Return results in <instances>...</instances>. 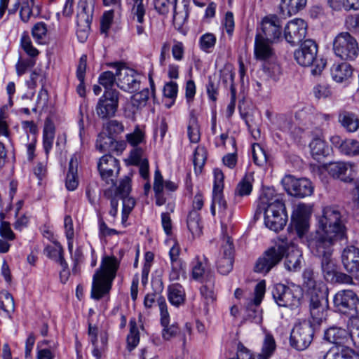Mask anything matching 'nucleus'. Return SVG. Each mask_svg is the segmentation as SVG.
I'll list each match as a JSON object with an SVG mask.
<instances>
[{
	"label": "nucleus",
	"instance_id": "f257e3e1",
	"mask_svg": "<svg viewBox=\"0 0 359 359\" xmlns=\"http://www.w3.org/2000/svg\"><path fill=\"white\" fill-rule=\"evenodd\" d=\"M303 285L309 298L310 314L314 323H323L326 319L328 308V289L323 282L316 280L312 269H306L302 274Z\"/></svg>",
	"mask_w": 359,
	"mask_h": 359
},
{
	"label": "nucleus",
	"instance_id": "f03ea898",
	"mask_svg": "<svg viewBox=\"0 0 359 359\" xmlns=\"http://www.w3.org/2000/svg\"><path fill=\"white\" fill-rule=\"evenodd\" d=\"M257 211L264 212V224L274 231L282 230L287 221L285 204L278 196L274 195V190L267 189L261 195Z\"/></svg>",
	"mask_w": 359,
	"mask_h": 359
},
{
	"label": "nucleus",
	"instance_id": "7ed1b4c3",
	"mask_svg": "<svg viewBox=\"0 0 359 359\" xmlns=\"http://www.w3.org/2000/svg\"><path fill=\"white\" fill-rule=\"evenodd\" d=\"M118 266L119 262L116 257H103L100 268L93 275L91 289L93 299L99 300L109 293Z\"/></svg>",
	"mask_w": 359,
	"mask_h": 359
},
{
	"label": "nucleus",
	"instance_id": "20e7f679",
	"mask_svg": "<svg viewBox=\"0 0 359 359\" xmlns=\"http://www.w3.org/2000/svg\"><path fill=\"white\" fill-rule=\"evenodd\" d=\"M318 229L341 238L346 237V226L338 207L326 206L323 208Z\"/></svg>",
	"mask_w": 359,
	"mask_h": 359
},
{
	"label": "nucleus",
	"instance_id": "39448f33",
	"mask_svg": "<svg viewBox=\"0 0 359 359\" xmlns=\"http://www.w3.org/2000/svg\"><path fill=\"white\" fill-rule=\"evenodd\" d=\"M342 239L337 236L317 229L314 234L308 240V246L311 252L316 257L332 256L334 241Z\"/></svg>",
	"mask_w": 359,
	"mask_h": 359
},
{
	"label": "nucleus",
	"instance_id": "423d86ee",
	"mask_svg": "<svg viewBox=\"0 0 359 359\" xmlns=\"http://www.w3.org/2000/svg\"><path fill=\"white\" fill-rule=\"evenodd\" d=\"M272 297L279 307L294 309L301 304L302 292L298 287H290L284 284H276L271 291Z\"/></svg>",
	"mask_w": 359,
	"mask_h": 359
},
{
	"label": "nucleus",
	"instance_id": "0eeeda50",
	"mask_svg": "<svg viewBox=\"0 0 359 359\" xmlns=\"http://www.w3.org/2000/svg\"><path fill=\"white\" fill-rule=\"evenodd\" d=\"M311 321H304L294 325L292 330L290 338V343L292 347L298 350L304 351L307 348L313 341L314 328L313 326L320 325L314 323L311 316Z\"/></svg>",
	"mask_w": 359,
	"mask_h": 359
},
{
	"label": "nucleus",
	"instance_id": "6e6552de",
	"mask_svg": "<svg viewBox=\"0 0 359 359\" xmlns=\"http://www.w3.org/2000/svg\"><path fill=\"white\" fill-rule=\"evenodd\" d=\"M333 303L336 311L348 316L351 319L358 315L359 298L353 290L339 291L334 296Z\"/></svg>",
	"mask_w": 359,
	"mask_h": 359
},
{
	"label": "nucleus",
	"instance_id": "1a4fd4ad",
	"mask_svg": "<svg viewBox=\"0 0 359 359\" xmlns=\"http://www.w3.org/2000/svg\"><path fill=\"white\" fill-rule=\"evenodd\" d=\"M333 50L337 57L344 60H353L358 55V44L350 33L344 32L337 35L333 42Z\"/></svg>",
	"mask_w": 359,
	"mask_h": 359
},
{
	"label": "nucleus",
	"instance_id": "9d476101",
	"mask_svg": "<svg viewBox=\"0 0 359 359\" xmlns=\"http://www.w3.org/2000/svg\"><path fill=\"white\" fill-rule=\"evenodd\" d=\"M119 95L118 90H104L95 107L96 114L100 118L105 120L115 116L118 107Z\"/></svg>",
	"mask_w": 359,
	"mask_h": 359
},
{
	"label": "nucleus",
	"instance_id": "9b49d317",
	"mask_svg": "<svg viewBox=\"0 0 359 359\" xmlns=\"http://www.w3.org/2000/svg\"><path fill=\"white\" fill-rule=\"evenodd\" d=\"M286 252L283 245L268 249L256 262L255 271L263 274L268 273L273 267L278 264Z\"/></svg>",
	"mask_w": 359,
	"mask_h": 359
},
{
	"label": "nucleus",
	"instance_id": "f8f14e48",
	"mask_svg": "<svg viewBox=\"0 0 359 359\" xmlns=\"http://www.w3.org/2000/svg\"><path fill=\"white\" fill-rule=\"evenodd\" d=\"M284 189L291 196L304 198L311 195L313 188L311 182L306 178H295L285 175L281 180Z\"/></svg>",
	"mask_w": 359,
	"mask_h": 359
},
{
	"label": "nucleus",
	"instance_id": "ddd939ff",
	"mask_svg": "<svg viewBox=\"0 0 359 359\" xmlns=\"http://www.w3.org/2000/svg\"><path fill=\"white\" fill-rule=\"evenodd\" d=\"M233 253L234 247L231 238L229 236H224L221 250L216 261L219 273L226 275L231 271L234 261Z\"/></svg>",
	"mask_w": 359,
	"mask_h": 359
},
{
	"label": "nucleus",
	"instance_id": "4468645a",
	"mask_svg": "<svg viewBox=\"0 0 359 359\" xmlns=\"http://www.w3.org/2000/svg\"><path fill=\"white\" fill-rule=\"evenodd\" d=\"M116 84L121 90L133 93L140 88V75L133 69L121 67L117 69Z\"/></svg>",
	"mask_w": 359,
	"mask_h": 359
},
{
	"label": "nucleus",
	"instance_id": "2eb2a0df",
	"mask_svg": "<svg viewBox=\"0 0 359 359\" xmlns=\"http://www.w3.org/2000/svg\"><path fill=\"white\" fill-rule=\"evenodd\" d=\"M97 168L100 177L107 184H114L119 172L118 161L111 155H104L100 158Z\"/></svg>",
	"mask_w": 359,
	"mask_h": 359
},
{
	"label": "nucleus",
	"instance_id": "dca6fc26",
	"mask_svg": "<svg viewBox=\"0 0 359 359\" xmlns=\"http://www.w3.org/2000/svg\"><path fill=\"white\" fill-rule=\"evenodd\" d=\"M341 261L346 273L359 281V248L348 245L341 252Z\"/></svg>",
	"mask_w": 359,
	"mask_h": 359
},
{
	"label": "nucleus",
	"instance_id": "f3484780",
	"mask_svg": "<svg viewBox=\"0 0 359 359\" xmlns=\"http://www.w3.org/2000/svg\"><path fill=\"white\" fill-rule=\"evenodd\" d=\"M257 34L261 35L269 41H277L281 36V20L276 15L265 16L261 22L260 31Z\"/></svg>",
	"mask_w": 359,
	"mask_h": 359
},
{
	"label": "nucleus",
	"instance_id": "a211bd4d",
	"mask_svg": "<svg viewBox=\"0 0 359 359\" xmlns=\"http://www.w3.org/2000/svg\"><path fill=\"white\" fill-rule=\"evenodd\" d=\"M307 33V24L300 18L290 20L285 25L283 36L285 41L291 45L301 42Z\"/></svg>",
	"mask_w": 359,
	"mask_h": 359
},
{
	"label": "nucleus",
	"instance_id": "6ab92c4d",
	"mask_svg": "<svg viewBox=\"0 0 359 359\" xmlns=\"http://www.w3.org/2000/svg\"><path fill=\"white\" fill-rule=\"evenodd\" d=\"M318 46L311 39L304 41L298 49L294 53V57L297 62L304 67H309L316 60Z\"/></svg>",
	"mask_w": 359,
	"mask_h": 359
},
{
	"label": "nucleus",
	"instance_id": "aec40b11",
	"mask_svg": "<svg viewBox=\"0 0 359 359\" xmlns=\"http://www.w3.org/2000/svg\"><path fill=\"white\" fill-rule=\"evenodd\" d=\"M324 168L334 178L339 179L344 182L353 180L352 166L345 162H333L323 165Z\"/></svg>",
	"mask_w": 359,
	"mask_h": 359
},
{
	"label": "nucleus",
	"instance_id": "412c9836",
	"mask_svg": "<svg viewBox=\"0 0 359 359\" xmlns=\"http://www.w3.org/2000/svg\"><path fill=\"white\" fill-rule=\"evenodd\" d=\"M149 97V90L148 88H144L139 93L134 94L131 97L130 104L125 111L126 117L135 121L137 114L142 108L146 106Z\"/></svg>",
	"mask_w": 359,
	"mask_h": 359
},
{
	"label": "nucleus",
	"instance_id": "4be33fe9",
	"mask_svg": "<svg viewBox=\"0 0 359 359\" xmlns=\"http://www.w3.org/2000/svg\"><path fill=\"white\" fill-rule=\"evenodd\" d=\"M330 142L344 155L348 156H359V141L357 140L351 138L343 140L339 135H334L331 137Z\"/></svg>",
	"mask_w": 359,
	"mask_h": 359
},
{
	"label": "nucleus",
	"instance_id": "5701e85b",
	"mask_svg": "<svg viewBox=\"0 0 359 359\" xmlns=\"http://www.w3.org/2000/svg\"><path fill=\"white\" fill-rule=\"evenodd\" d=\"M95 0H79L78 3L77 25L90 28L94 13Z\"/></svg>",
	"mask_w": 359,
	"mask_h": 359
},
{
	"label": "nucleus",
	"instance_id": "b1692460",
	"mask_svg": "<svg viewBox=\"0 0 359 359\" xmlns=\"http://www.w3.org/2000/svg\"><path fill=\"white\" fill-rule=\"evenodd\" d=\"M274 41H269L261 35L256 34L255 39V56L259 60H266L273 55V49L271 44Z\"/></svg>",
	"mask_w": 359,
	"mask_h": 359
},
{
	"label": "nucleus",
	"instance_id": "393cba45",
	"mask_svg": "<svg viewBox=\"0 0 359 359\" xmlns=\"http://www.w3.org/2000/svg\"><path fill=\"white\" fill-rule=\"evenodd\" d=\"M46 239L50 242V244H46V255L55 263L60 264L62 262H65L63 248L49 230H46Z\"/></svg>",
	"mask_w": 359,
	"mask_h": 359
},
{
	"label": "nucleus",
	"instance_id": "a878e982",
	"mask_svg": "<svg viewBox=\"0 0 359 359\" xmlns=\"http://www.w3.org/2000/svg\"><path fill=\"white\" fill-rule=\"evenodd\" d=\"M323 359H359V353L346 345L332 346L324 355Z\"/></svg>",
	"mask_w": 359,
	"mask_h": 359
},
{
	"label": "nucleus",
	"instance_id": "bb28decb",
	"mask_svg": "<svg viewBox=\"0 0 359 359\" xmlns=\"http://www.w3.org/2000/svg\"><path fill=\"white\" fill-rule=\"evenodd\" d=\"M323 339L334 346L344 345L349 339V332L344 328L333 326L325 331Z\"/></svg>",
	"mask_w": 359,
	"mask_h": 359
},
{
	"label": "nucleus",
	"instance_id": "cd10ccee",
	"mask_svg": "<svg viewBox=\"0 0 359 359\" xmlns=\"http://www.w3.org/2000/svg\"><path fill=\"white\" fill-rule=\"evenodd\" d=\"M116 181L114 184H108L109 187L104 190V196L106 198L115 196L118 198H123L129 195L130 191V179L129 177H126L123 179L118 187H116Z\"/></svg>",
	"mask_w": 359,
	"mask_h": 359
},
{
	"label": "nucleus",
	"instance_id": "c85d7f7f",
	"mask_svg": "<svg viewBox=\"0 0 359 359\" xmlns=\"http://www.w3.org/2000/svg\"><path fill=\"white\" fill-rule=\"evenodd\" d=\"M289 229H294L299 237H302L308 231L309 223L305 213L297 208L292 214Z\"/></svg>",
	"mask_w": 359,
	"mask_h": 359
},
{
	"label": "nucleus",
	"instance_id": "c756f323",
	"mask_svg": "<svg viewBox=\"0 0 359 359\" xmlns=\"http://www.w3.org/2000/svg\"><path fill=\"white\" fill-rule=\"evenodd\" d=\"M353 74V68L347 62L334 64L331 68L332 79L337 83L347 81Z\"/></svg>",
	"mask_w": 359,
	"mask_h": 359
},
{
	"label": "nucleus",
	"instance_id": "7c9ffc66",
	"mask_svg": "<svg viewBox=\"0 0 359 359\" xmlns=\"http://www.w3.org/2000/svg\"><path fill=\"white\" fill-rule=\"evenodd\" d=\"M338 121L347 132L353 133L359 128V118L351 111L346 110L340 111Z\"/></svg>",
	"mask_w": 359,
	"mask_h": 359
},
{
	"label": "nucleus",
	"instance_id": "2f4dec72",
	"mask_svg": "<svg viewBox=\"0 0 359 359\" xmlns=\"http://www.w3.org/2000/svg\"><path fill=\"white\" fill-rule=\"evenodd\" d=\"M185 298V291L182 285L173 283L168 287V299L172 305L179 307L184 304Z\"/></svg>",
	"mask_w": 359,
	"mask_h": 359
},
{
	"label": "nucleus",
	"instance_id": "473e14b6",
	"mask_svg": "<svg viewBox=\"0 0 359 359\" xmlns=\"http://www.w3.org/2000/svg\"><path fill=\"white\" fill-rule=\"evenodd\" d=\"M307 4V0H281L280 10L283 15L291 16L303 10Z\"/></svg>",
	"mask_w": 359,
	"mask_h": 359
},
{
	"label": "nucleus",
	"instance_id": "72a5a7b5",
	"mask_svg": "<svg viewBox=\"0 0 359 359\" xmlns=\"http://www.w3.org/2000/svg\"><path fill=\"white\" fill-rule=\"evenodd\" d=\"M255 181L252 172L246 173L244 177L238 183L235 189L236 197H245L251 194Z\"/></svg>",
	"mask_w": 359,
	"mask_h": 359
},
{
	"label": "nucleus",
	"instance_id": "f704fd0d",
	"mask_svg": "<svg viewBox=\"0 0 359 359\" xmlns=\"http://www.w3.org/2000/svg\"><path fill=\"white\" fill-rule=\"evenodd\" d=\"M309 147L313 158L320 160L327 156L330 152L329 146L322 138L317 137L310 142Z\"/></svg>",
	"mask_w": 359,
	"mask_h": 359
},
{
	"label": "nucleus",
	"instance_id": "c9c22d12",
	"mask_svg": "<svg viewBox=\"0 0 359 359\" xmlns=\"http://www.w3.org/2000/svg\"><path fill=\"white\" fill-rule=\"evenodd\" d=\"M77 158L74 155L69 163V170L66 177L65 186L69 191L75 190L79 184L77 179Z\"/></svg>",
	"mask_w": 359,
	"mask_h": 359
},
{
	"label": "nucleus",
	"instance_id": "e433bc0d",
	"mask_svg": "<svg viewBox=\"0 0 359 359\" xmlns=\"http://www.w3.org/2000/svg\"><path fill=\"white\" fill-rule=\"evenodd\" d=\"M288 252H285V266L288 271H297L301 266V252L294 247L291 250L287 248Z\"/></svg>",
	"mask_w": 359,
	"mask_h": 359
},
{
	"label": "nucleus",
	"instance_id": "4c0bfd02",
	"mask_svg": "<svg viewBox=\"0 0 359 359\" xmlns=\"http://www.w3.org/2000/svg\"><path fill=\"white\" fill-rule=\"evenodd\" d=\"M87 67V56L83 55L79 61L76 69V77L79 81V84L76 88V91L81 97L86 95V88H85V75Z\"/></svg>",
	"mask_w": 359,
	"mask_h": 359
},
{
	"label": "nucleus",
	"instance_id": "58836bf2",
	"mask_svg": "<svg viewBox=\"0 0 359 359\" xmlns=\"http://www.w3.org/2000/svg\"><path fill=\"white\" fill-rule=\"evenodd\" d=\"M187 227L193 236H199L202 233V225L200 214L198 211L192 210L189 212L187 220Z\"/></svg>",
	"mask_w": 359,
	"mask_h": 359
},
{
	"label": "nucleus",
	"instance_id": "ea45409f",
	"mask_svg": "<svg viewBox=\"0 0 359 359\" xmlns=\"http://www.w3.org/2000/svg\"><path fill=\"white\" fill-rule=\"evenodd\" d=\"M214 278L212 275L205 280L203 285L201 287V294L203 298L205 305L212 304L216 299V295L213 290Z\"/></svg>",
	"mask_w": 359,
	"mask_h": 359
},
{
	"label": "nucleus",
	"instance_id": "a19ab883",
	"mask_svg": "<svg viewBox=\"0 0 359 359\" xmlns=\"http://www.w3.org/2000/svg\"><path fill=\"white\" fill-rule=\"evenodd\" d=\"M126 342V348L130 352L134 350L140 343V332L135 319L130 321V331Z\"/></svg>",
	"mask_w": 359,
	"mask_h": 359
},
{
	"label": "nucleus",
	"instance_id": "79ce46f5",
	"mask_svg": "<svg viewBox=\"0 0 359 359\" xmlns=\"http://www.w3.org/2000/svg\"><path fill=\"white\" fill-rule=\"evenodd\" d=\"M152 287L154 291L153 293L147 294L144 300V304L147 308H151L154 304L156 299L158 298L160 294L163 290V283L161 279L157 278L152 281Z\"/></svg>",
	"mask_w": 359,
	"mask_h": 359
},
{
	"label": "nucleus",
	"instance_id": "37998d69",
	"mask_svg": "<svg viewBox=\"0 0 359 359\" xmlns=\"http://www.w3.org/2000/svg\"><path fill=\"white\" fill-rule=\"evenodd\" d=\"M276 344L273 337L267 334L265 335L261 353L257 355V359H269L273 354Z\"/></svg>",
	"mask_w": 359,
	"mask_h": 359
},
{
	"label": "nucleus",
	"instance_id": "c03bdc74",
	"mask_svg": "<svg viewBox=\"0 0 359 359\" xmlns=\"http://www.w3.org/2000/svg\"><path fill=\"white\" fill-rule=\"evenodd\" d=\"M321 258V269L324 278L327 280H332L335 275L336 265L331 259V256H326Z\"/></svg>",
	"mask_w": 359,
	"mask_h": 359
},
{
	"label": "nucleus",
	"instance_id": "a18cd8bd",
	"mask_svg": "<svg viewBox=\"0 0 359 359\" xmlns=\"http://www.w3.org/2000/svg\"><path fill=\"white\" fill-rule=\"evenodd\" d=\"M217 42V38L212 33H205L199 38L198 45L200 49L207 53L212 51Z\"/></svg>",
	"mask_w": 359,
	"mask_h": 359
},
{
	"label": "nucleus",
	"instance_id": "49530a36",
	"mask_svg": "<svg viewBox=\"0 0 359 359\" xmlns=\"http://www.w3.org/2000/svg\"><path fill=\"white\" fill-rule=\"evenodd\" d=\"M127 142L135 147L145 141V133L139 125L135 126L134 130L126 135Z\"/></svg>",
	"mask_w": 359,
	"mask_h": 359
},
{
	"label": "nucleus",
	"instance_id": "de8ad7c7",
	"mask_svg": "<svg viewBox=\"0 0 359 359\" xmlns=\"http://www.w3.org/2000/svg\"><path fill=\"white\" fill-rule=\"evenodd\" d=\"M0 309L8 316H10L15 309L14 299L11 294L6 290L0 292Z\"/></svg>",
	"mask_w": 359,
	"mask_h": 359
},
{
	"label": "nucleus",
	"instance_id": "09e8293b",
	"mask_svg": "<svg viewBox=\"0 0 359 359\" xmlns=\"http://www.w3.org/2000/svg\"><path fill=\"white\" fill-rule=\"evenodd\" d=\"M207 158L206 149L204 147L198 146L194 153L193 163L194 165L195 170L197 172L201 171L203 165H205Z\"/></svg>",
	"mask_w": 359,
	"mask_h": 359
},
{
	"label": "nucleus",
	"instance_id": "8fccbe9b",
	"mask_svg": "<svg viewBox=\"0 0 359 359\" xmlns=\"http://www.w3.org/2000/svg\"><path fill=\"white\" fill-rule=\"evenodd\" d=\"M252 158L258 166H263L267 161V156L264 149L259 144L252 146Z\"/></svg>",
	"mask_w": 359,
	"mask_h": 359
},
{
	"label": "nucleus",
	"instance_id": "3c124183",
	"mask_svg": "<svg viewBox=\"0 0 359 359\" xmlns=\"http://www.w3.org/2000/svg\"><path fill=\"white\" fill-rule=\"evenodd\" d=\"M116 81V75L110 71L104 72L99 76V83L105 88V90H116L112 88Z\"/></svg>",
	"mask_w": 359,
	"mask_h": 359
},
{
	"label": "nucleus",
	"instance_id": "603ef678",
	"mask_svg": "<svg viewBox=\"0 0 359 359\" xmlns=\"http://www.w3.org/2000/svg\"><path fill=\"white\" fill-rule=\"evenodd\" d=\"M188 137L191 142L198 143L201 139L199 126L196 118L189 120L187 128Z\"/></svg>",
	"mask_w": 359,
	"mask_h": 359
},
{
	"label": "nucleus",
	"instance_id": "864d4df0",
	"mask_svg": "<svg viewBox=\"0 0 359 359\" xmlns=\"http://www.w3.org/2000/svg\"><path fill=\"white\" fill-rule=\"evenodd\" d=\"M29 3L33 5L34 0H17L15 4L14 11L16 10L21 4L20 17L24 22L28 21L30 15L32 14V9L30 8Z\"/></svg>",
	"mask_w": 359,
	"mask_h": 359
},
{
	"label": "nucleus",
	"instance_id": "5fc2aeb1",
	"mask_svg": "<svg viewBox=\"0 0 359 359\" xmlns=\"http://www.w3.org/2000/svg\"><path fill=\"white\" fill-rule=\"evenodd\" d=\"M20 44L24 51L30 57L38 55L39 51L33 47L30 37L27 33H23L20 40Z\"/></svg>",
	"mask_w": 359,
	"mask_h": 359
},
{
	"label": "nucleus",
	"instance_id": "6e6d98bb",
	"mask_svg": "<svg viewBox=\"0 0 359 359\" xmlns=\"http://www.w3.org/2000/svg\"><path fill=\"white\" fill-rule=\"evenodd\" d=\"M231 144L233 148V152L231 154H227L223 157V163L228 168L233 169L235 168L237 163V154H236V142L233 137H231L230 138Z\"/></svg>",
	"mask_w": 359,
	"mask_h": 359
},
{
	"label": "nucleus",
	"instance_id": "4d7b16f0",
	"mask_svg": "<svg viewBox=\"0 0 359 359\" xmlns=\"http://www.w3.org/2000/svg\"><path fill=\"white\" fill-rule=\"evenodd\" d=\"M157 303L160 309L161 313V325H167L170 323V315L168 311L167 304L165 297L159 296L157 299Z\"/></svg>",
	"mask_w": 359,
	"mask_h": 359
},
{
	"label": "nucleus",
	"instance_id": "13d9d810",
	"mask_svg": "<svg viewBox=\"0 0 359 359\" xmlns=\"http://www.w3.org/2000/svg\"><path fill=\"white\" fill-rule=\"evenodd\" d=\"M144 0H133V5L131 9V13L133 18H136L137 22H142V15L146 14V8L143 4Z\"/></svg>",
	"mask_w": 359,
	"mask_h": 359
},
{
	"label": "nucleus",
	"instance_id": "bf43d9fd",
	"mask_svg": "<svg viewBox=\"0 0 359 359\" xmlns=\"http://www.w3.org/2000/svg\"><path fill=\"white\" fill-rule=\"evenodd\" d=\"M265 291L266 283L264 280H262L259 282L255 287L254 297L252 299V303L253 305L257 306L260 304L264 296Z\"/></svg>",
	"mask_w": 359,
	"mask_h": 359
},
{
	"label": "nucleus",
	"instance_id": "052dcab7",
	"mask_svg": "<svg viewBox=\"0 0 359 359\" xmlns=\"http://www.w3.org/2000/svg\"><path fill=\"white\" fill-rule=\"evenodd\" d=\"M171 270L169 273L170 281L177 280L184 273V266L182 262H170Z\"/></svg>",
	"mask_w": 359,
	"mask_h": 359
},
{
	"label": "nucleus",
	"instance_id": "680f3d73",
	"mask_svg": "<svg viewBox=\"0 0 359 359\" xmlns=\"http://www.w3.org/2000/svg\"><path fill=\"white\" fill-rule=\"evenodd\" d=\"M33 38L39 44L44 43L45 38V23L40 22L36 23L32 30Z\"/></svg>",
	"mask_w": 359,
	"mask_h": 359
},
{
	"label": "nucleus",
	"instance_id": "e2e57ef3",
	"mask_svg": "<svg viewBox=\"0 0 359 359\" xmlns=\"http://www.w3.org/2000/svg\"><path fill=\"white\" fill-rule=\"evenodd\" d=\"M223 190H212V203L218 205L219 212H224L227 208V203L224 198Z\"/></svg>",
	"mask_w": 359,
	"mask_h": 359
},
{
	"label": "nucleus",
	"instance_id": "0e129e2a",
	"mask_svg": "<svg viewBox=\"0 0 359 359\" xmlns=\"http://www.w3.org/2000/svg\"><path fill=\"white\" fill-rule=\"evenodd\" d=\"M64 226L65 230V235L67 239L68 240V245L69 250H72V244L71 241H72L74 235V226H73V221L69 215H66L64 219Z\"/></svg>",
	"mask_w": 359,
	"mask_h": 359
},
{
	"label": "nucleus",
	"instance_id": "69168bd1",
	"mask_svg": "<svg viewBox=\"0 0 359 359\" xmlns=\"http://www.w3.org/2000/svg\"><path fill=\"white\" fill-rule=\"evenodd\" d=\"M162 337L165 340H170L172 338L176 337L177 334L180 335V330L178 327L177 324H172L162 326Z\"/></svg>",
	"mask_w": 359,
	"mask_h": 359
},
{
	"label": "nucleus",
	"instance_id": "338daca9",
	"mask_svg": "<svg viewBox=\"0 0 359 359\" xmlns=\"http://www.w3.org/2000/svg\"><path fill=\"white\" fill-rule=\"evenodd\" d=\"M104 128L109 135L120 134L124 130V126L121 122L117 120H111L104 125Z\"/></svg>",
	"mask_w": 359,
	"mask_h": 359
},
{
	"label": "nucleus",
	"instance_id": "774afa93",
	"mask_svg": "<svg viewBox=\"0 0 359 359\" xmlns=\"http://www.w3.org/2000/svg\"><path fill=\"white\" fill-rule=\"evenodd\" d=\"M345 26L351 32L359 31V13L347 15L345 19Z\"/></svg>",
	"mask_w": 359,
	"mask_h": 359
}]
</instances>
